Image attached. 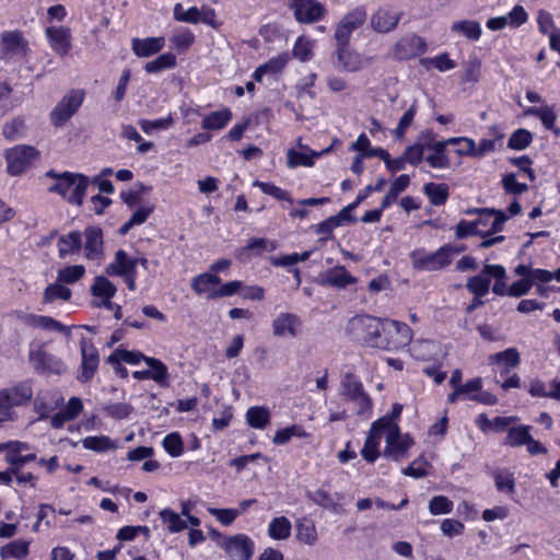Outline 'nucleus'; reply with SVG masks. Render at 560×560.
<instances>
[{
    "label": "nucleus",
    "instance_id": "obj_1",
    "mask_svg": "<svg viewBox=\"0 0 560 560\" xmlns=\"http://www.w3.org/2000/svg\"><path fill=\"white\" fill-rule=\"evenodd\" d=\"M47 176L55 177L57 180L56 184L49 188L50 191L59 194L70 203L82 205L89 185V178L86 176L69 172L56 174L54 171H49Z\"/></svg>",
    "mask_w": 560,
    "mask_h": 560
},
{
    "label": "nucleus",
    "instance_id": "obj_2",
    "mask_svg": "<svg viewBox=\"0 0 560 560\" xmlns=\"http://www.w3.org/2000/svg\"><path fill=\"white\" fill-rule=\"evenodd\" d=\"M141 265L144 269L148 268V259L144 257L130 256L124 249H118L115 253L114 259L105 268V273L109 277H121L130 291L137 289V266Z\"/></svg>",
    "mask_w": 560,
    "mask_h": 560
},
{
    "label": "nucleus",
    "instance_id": "obj_3",
    "mask_svg": "<svg viewBox=\"0 0 560 560\" xmlns=\"http://www.w3.org/2000/svg\"><path fill=\"white\" fill-rule=\"evenodd\" d=\"M384 327L385 319L382 320L370 315L357 316L348 325L349 331L354 338L372 348H378Z\"/></svg>",
    "mask_w": 560,
    "mask_h": 560
},
{
    "label": "nucleus",
    "instance_id": "obj_4",
    "mask_svg": "<svg viewBox=\"0 0 560 560\" xmlns=\"http://www.w3.org/2000/svg\"><path fill=\"white\" fill-rule=\"evenodd\" d=\"M385 443L383 455L394 462H399L407 457L413 442L408 434H401L397 422L388 417V423H385Z\"/></svg>",
    "mask_w": 560,
    "mask_h": 560
},
{
    "label": "nucleus",
    "instance_id": "obj_5",
    "mask_svg": "<svg viewBox=\"0 0 560 560\" xmlns=\"http://www.w3.org/2000/svg\"><path fill=\"white\" fill-rule=\"evenodd\" d=\"M33 398L32 381L25 380L0 389V416L9 418L14 407L28 404Z\"/></svg>",
    "mask_w": 560,
    "mask_h": 560
},
{
    "label": "nucleus",
    "instance_id": "obj_6",
    "mask_svg": "<svg viewBox=\"0 0 560 560\" xmlns=\"http://www.w3.org/2000/svg\"><path fill=\"white\" fill-rule=\"evenodd\" d=\"M412 336V330L407 324L394 319H385V327L378 349L398 351L410 345Z\"/></svg>",
    "mask_w": 560,
    "mask_h": 560
},
{
    "label": "nucleus",
    "instance_id": "obj_7",
    "mask_svg": "<svg viewBox=\"0 0 560 560\" xmlns=\"http://www.w3.org/2000/svg\"><path fill=\"white\" fill-rule=\"evenodd\" d=\"M85 92L80 89L68 91L56 104L49 114L51 124L55 127L63 126L81 107Z\"/></svg>",
    "mask_w": 560,
    "mask_h": 560
},
{
    "label": "nucleus",
    "instance_id": "obj_8",
    "mask_svg": "<svg viewBox=\"0 0 560 560\" xmlns=\"http://www.w3.org/2000/svg\"><path fill=\"white\" fill-rule=\"evenodd\" d=\"M462 249L451 245H445L439 248L436 252L428 255H412L413 267L419 270L435 271L447 267L453 256L459 253Z\"/></svg>",
    "mask_w": 560,
    "mask_h": 560
},
{
    "label": "nucleus",
    "instance_id": "obj_9",
    "mask_svg": "<svg viewBox=\"0 0 560 560\" xmlns=\"http://www.w3.org/2000/svg\"><path fill=\"white\" fill-rule=\"evenodd\" d=\"M368 19L366 10L364 7H357L346 13L337 23L334 38L336 45L350 44L352 33L361 27Z\"/></svg>",
    "mask_w": 560,
    "mask_h": 560
},
{
    "label": "nucleus",
    "instance_id": "obj_10",
    "mask_svg": "<svg viewBox=\"0 0 560 560\" xmlns=\"http://www.w3.org/2000/svg\"><path fill=\"white\" fill-rule=\"evenodd\" d=\"M39 156V152L32 145L20 144L7 150V170L11 175H20Z\"/></svg>",
    "mask_w": 560,
    "mask_h": 560
},
{
    "label": "nucleus",
    "instance_id": "obj_11",
    "mask_svg": "<svg viewBox=\"0 0 560 560\" xmlns=\"http://www.w3.org/2000/svg\"><path fill=\"white\" fill-rule=\"evenodd\" d=\"M334 57L335 67L345 72H359L363 70L371 60V58H366L351 48L350 44L336 45Z\"/></svg>",
    "mask_w": 560,
    "mask_h": 560
},
{
    "label": "nucleus",
    "instance_id": "obj_12",
    "mask_svg": "<svg viewBox=\"0 0 560 560\" xmlns=\"http://www.w3.org/2000/svg\"><path fill=\"white\" fill-rule=\"evenodd\" d=\"M219 546L226 552L230 560H250L255 542L245 534L224 537Z\"/></svg>",
    "mask_w": 560,
    "mask_h": 560
},
{
    "label": "nucleus",
    "instance_id": "obj_13",
    "mask_svg": "<svg viewBox=\"0 0 560 560\" xmlns=\"http://www.w3.org/2000/svg\"><path fill=\"white\" fill-rule=\"evenodd\" d=\"M28 51V42L20 31H5L1 34L0 58L11 60L15 57H24Z\"/></svg>",
    "mask_w": 560,
    "mask_h": 560
},
{
    "label": "nucleus",
    "instance_id": "obj_14",
    "mask_svg": "<svg viewBox=\"0 0 560 560\" xmlns=\"http://www.w3.org/2000/svg\"><path fill=\"white\" fill-rule=\"evenodd\" d=\"M388 423V417H382L374 421L361 450V456L369 463H374L380 456V443L385 435V423Z\"/></svg>",
    "mask_w": 560,
    "mask_h": 560
},
{
    "label": "nucleus",
    "instance_id": "obj_15",
    "mask_svg": "<svg viewBox=\"0 0 560 560\" xmlns=\"http://www.w3.org/2000/svg\"><path fill=\"white\" fill-rule=\"evenodd\" d=\"M15 317L24 325L47 331H55L70 336L71 327H67L50 316L16 312Z\"/></svg>",
    "mask_w": 560,
    "mask_h": 560
},
{
    "label": "nucleus",
    "instance_id": "obj_16",
    "mask_svg": "<svg viewBox=\"0 0 560 560\" xmlns=\"http://www.w3.org/2000/svg\"><path fill=\"white\" fill-rule=\"evenodd\" d=\"M302 322L293 313H279L271 322L272 335L277 338H296L301 332Z\"/></svg>",
    "mask_w": 560,
    "mask_h": 560
},
{
    "label": "nucleus",
    "instance_id": "obj_17",
    "mask_svg": "<svg viewBox=\"0 0 560 560\" xmlns=\"http://www.w3.org/2000/svg\"><path fill=\"white\" fill-rule=\"evenodd\" d=\"M81 350V373L79 380L83 383L89 382L95 374L100 358L98 351L93 342L86 338L80 340Z\"/></svg>",
    "mask_w": 560,
    "mask_h": 560
},
{
    "label": "nucleus",
    "instance_id": "obj_18",
    "mask_svg": "<svg viewBox=\"0 0 560 560\" xmlns=\"http://www.w3.org/2000/svg\"><path fill=\"white\" fill-rule=\"evenodd\" d=\"M28 360L37 372L60 374L65 369L61 359L47 352L43 346L37 350L31 351Z\"/></svg>",
    "mask_w": 560,
    "mask_h": 560
},
{
    "label": "nucleus",
    "instance_id": "obj_19",
    "mask_svg": "<svg viewBox=\"0 0 560 560\" xmlns=\"http://www.w3.org/2000/svg\"><path fill=\"white\" fill-rule=\"evenodd\" d=\"M291 8L294 18L305 24L320 20L326 12L325 7L315 0H291Z\"/></svg>",
    "mask_w": 560,
    "mask_h": 560
},
{
    "label": "nucleus",
    "instance_id": "obj_20",
    "mask_svg": "<svg viewBox=\"0 0 560 560\" xmlns=\"http://www.w3.org/2000/svg\"><path fill=\"white\" fill-rule=\"evenodd\" d=\"M45 35L49 47L60 57H65L71 50V30L68 26H48Z\"/></svg>",
    "mask_w": 560,
    "mask_h": 560
},
{
    "label": "nucleus",
    "instance_id": "obj_21",
    "mask_svg": "<svg viewBox=\"0 0 560 560\" xmlns=\"http://www.w3.org/2000/svg\"><path fill=\"white\" fill-rule=\"evenodd\" d=\"M84 257L88 260H104V241L103 232L98 226H89L84 231Z\"/></svg>",
    "mask_w": 560,
    "mask_h": 560
},
{
    "label": "nucleus",
    "instance_id": "obj_22",
    "mask_svg": "<svg viewBox=\"0 0 560 560\" xmlns=\"http://www.w3.org/2000/svg\"><path fill=\"white\" fill-rule=\"evenodd\" d=\"M508 220V215L495 209L482 208L478 219L475 220L478 229L483 230V235H493L503 230V225Z\"/></svg>",
    "mask_w": 560,
    "mask_h": 560
},
{
    "label": "nucleus",
    "instance_id": "obj_23",
    "mask_svg": "<svg viewBox=\"0 0 560 560\" xmlns=\"http://www.w3.org/2000/svg\"><path fill=\"white\" fill-rule=\"evenodd\" d=\"M427 50L425 42L415 34L401 37L394 47V57L399 60L423 54Z\"/></svg>",
    "mask_w": 560,
    "mask_h": 560
},
{
    "label": "nucleus",
    "instance_id": "obj_24",
    "mask_svg": "<svg viewBox=\"0 0 560 560\" xmlns=\"http://www.w3.org/2000/svg\"><path fill=\"white\" fill-rule=\"evenodd\" d=\"M117 292L116 285L105 276H96L91 285V293L100 301L95 302V306L104 308H113L112 299Z\"/></svg>",
    "mask_w": 560,
    "mask_h": 560
},
{
    "label": "nucleus",
    "instance_id": "obj_25",
    "mask_svg": "<svg viewBox=\"0 0 560 560\" xmlns=\"http://www.w3.org/2000/svg\"><path fill=\"white\" fill-rule=\"evenodd\" d=\"M400 21V13L390 8H380L372 13L370 25L376 33H388L395 30Z\"/></svg>",
    "mask_w": 560,
    "mask_h": 560
},
{
    "label": "nucleus",
    "instance_id": "obj_26",
    "mask_svg": "<svg viewBox=\"0 0 560 560\" xmlns=\"http://www.w3.org/2000/svg\"><path fill=\"white\" fill-rule=\"evenodd\" d=\"M357 279L352 277L345 267L339 266L330 268L320 275V283L335 287L338 289H345L349 284H354Z\"/></svg>",
    "mask_w": 560,
    "mask_h": 560
},
{
    "label": "nucleus",
    "instance_id": "obj_27",
    "mask_svg": "<svg viewBox=\"0 0 560 560\" xmlns=\"http://www.w3.org/2000/svg\"><path fill=\"white\" fill-rule=\"evenodd\" d=\"M165 45V38L160 37H147V38H133L131 42V48L135 55L139 58H147L154 54H158L163 49Z\"/></svg>",
    "mask_w": 560,
    "mask_h": 560
},
{
    "label": "nucleus",
    "instance_id": "obj_28",
    "mask_svg": "<svg viewBox=\"0 0 560 560\" xmlns=\"http://www.w3.org/2000/svg\"><path fill=\"white\" fill-rule=\"evenodd\" d=\"M331 148H327L323 151H313L308 150V152H298L294 149H289L287 151V166L289 168H295L298 166H306L311 167L314 165L315 158H319L323 154L330 152Z\"/></svg>",
    "mask_w": 560,
    "mask_h": 560
},
{
    "label": "nucleus",
    "instance_id": "obj_29",
    "mask_svg": "<svg viewBox=\"0 0 560 560\" xmlns=\"http://www.w3.org/2000/svg\"><path fill=\"white\" fill-rule=\"evenodd\" d=\"M82 246V236L80 232L73 231L65 234L58 240V252L60 258H66L68 255L75 254Z\"/></svg>",
    "mask_w": 560,
    "mask_h": 560
},
{
    "label": "nucleus",
    "instance_id": "obj_30",
    "mask_svg": "<svg viewBox=\"0 0 560 560\" xmlns=\"http://www.w3.org/2000/svg\"><path fill=\"white\" fill-rule=\"evenodd\" d=\"M451 31L463 35L469 40H478L481 37L482 28L479 22L475 20H460L451 25Z\"/></svg>",
    "mask_w": 560,
    "mask_h": 560
},
{
    "label": "nucleus",
    "instance_id": "obj_31",
    "mask_svg": "<svg viewBox=\"0 0 560 560\" xmlns=\"http://www.w3.org/2000/svg\"><path fill=\"white\" fill-rule=\"evenodd\" d=\"M292 525L288 517H273L268 525V536L273 540H287L291 536Z\"/></svg>",
    "mask_w": 560,
    "mask_h": 560
},
{
    "label": "nucleus",
    "instance_id": "obj_32",
    "mask_svg": "<svg viewBox=\"0 0 560 560\" xmlns=\"http://www.w3.org/2000/svg\"><path fill=\"white\" fill-rule=\"evenodd\" d=\"M232 119V112L229 108L215 110L205 116L202 119V128L206 130H221Z\"/></svg>",
    "mask_w": 560,
    "mask_h": 560
},
{
    "label": "nucleus",
    "instance_id": "obj_33",
    "mask_svg": "<svg viewBox=\"0 0 560 560\" xmlns=\"http://www.w3.org/2000/svg\"><path fill=\"white\" fill-rule=\"evenodd\" d=\"M247 423L258 430H264L270 423V411L266 407L254 406L246 411Z\"/></svg>",
    "mask_w": 560,
    "mask_h": 560
},
{
    "label": "nucleus",
    "instance_id": "obj_34",
    "mask_svg": "<svg viewBox=\"0 0 560 560\" xmlns=\"http://www.w3.org/2000/svg\"><path fill=\"white\" fill-rule=\"evenodd\" d=\"M520 362V353L515 348H509L502 352L493 353L489 357V363L491 365H503L505 372H509L510 369L517 366Z\"/></svg>",
    "mask_w": 560,
    "mask_h": 560
},
{
    "label": "nucleus",
    "instance_id": "obj_35",
    "mask_svg": "<svg viewBox=\"0 0 560 560\" xmlns=\"http://www.w3.org/2000/svg\"><path fill=\"white\" fill-rule=\"evenodd\" d=\"M71 290L58 280L46 287L43 293V304H49L56 300L69 301L71 298Z\"/></svg>",
    "mask_w": 560,
    "mask_h": 560
},
{
    "label": "nucleus",
    "instance_id": "obj_36",
    "mask_svg": "<svg viewBox=\"0 0 560 560\" xmlns=\"http://www.w3.org/2000/svg\"><path fill=\"white\" fill-rule=\"evenodd\" d=\"M494 141L482 139L477 145L472 139L466 140V150H455L458 155H469L474 158H481L485 154L494 150Z\"/></svg>",
    "mask_w": 560,
    "mask_h": 560
},
{
    "label": "nucleus",
    "instance_id": "obj_37",
    "mask_svg": "<svg viewBox=\"0 0 560 560\" xmlns=\"http://www.w3.org/2000/svg\"><path fill=\"white\" fill-rule=\"evenodd\" d=\"M296 538L308 546H314L318 539L317 529L312 520L303 518L296 525Z\"/></svg>",
    "mask_w": 560,
    "mask_h": 560
},
{
    "label": "nucleus",
    "instance_id": "obj_38",
    "mask_svg": "<svg viewBox=\"0 0 560 560\" xmlns=\"http://www.w3.org/2000/svg\"><path fill=\"white\" fill-rule=\"evenodd\" d=\"M220 282V277L205 272L192 278L191 288L197 294L208 293L209 295Z\"/></svg>",
    "mask_w": 560,
    "mask_h": 560
},
{
    "label": "nucleus",
    "instance_id": "obj_39",
    "mask_svg": "<svg viewBox=\"0 0 560 560\" xmlns=\"http://www.w3.org/2000/svg\"><path fill=\"white\" fill-rule=\"evenodd\" d=\"M430 150L432 153L425 158V161L432 168L442 170L450 166V158L446 154V148L441 141L434 142Z\"/></svg>",
    "mask_w": 560,
    "mask_h": 560
},
{
    "label": "nucleus",
    "instance_id": "obj_40",
    "mask_svg": "<svg viewBox=\"0 0 560 560\" xmlns=\"http://www.w3.org/2000/svg\"><path fill=\"white\" fill-rule=\"evenodd\" d=\"M409 183H410L409 175L402 174V175L398 176L392 183L389 191L387 192V195L383 198V200L381 202L382 203V209H386L392 203H394L397 200L398 195L400 192H402L408 187Z\"/></svg>",
    "mask_w": 560,
    "mask_h": 560
},
{
    "label": "nucleus",
    "instance_id": "obj_41",
    "mask_svg": "<svg viewBox=\"0 0 560 560\" xmlns=\"http://www.w3.org/2000/svg\"><path fill=\"white\" fill-rule=\"evenodd\" d=\"M423 191L433 206H442L448 198V186L446 184L428 183L423 186Z\"/></svg>",
    "mask_w": 560,
    "mask_h": 560
},
{
    "label": "nucleus",
    "instance_id": "obj_42",
    "mask_svg": "<svg viewBox=\"0 0 560 560\" xmlns=\"http://www.w3.org/2000/svg\"><path fill=\"white\" fill-rule=\"evenodd\" d=\"M483 273L489 276L490 278H495L497 281L492 287V291L497 295H504L508 293L506 285L504 282L505 278V269L500 265H486L483 267Z\"/></svg>",
    "mask_w": 560,
    "mask_h": 560
},
{
    "label": "nucleus",
    "instance_id": "obj_43",
    "mask_svg": "<svg viewBox=\"0 0 560 560\" xmlns=\"http://www.w3.org/2000/svg\"><path fill=\"white\" fill-rule=\"evenodd\" d=\"M176 66V57L172 52H165L160 55L154 60L145 63L144 70L148 73H156L166 69H172Z\"/></svg>",
    "mask_w": 560,
    "mask_h": 560
},
{
    "label": "nucleus",
    "instance_id": "obj_44",
    "mask_svg": "<svg viewBox=\"0 0 560 560\" xmlns=\"http://www.w3.org/2000/svg\"><path fill=\"white\" fill-rule=\"evenodd\" d=\"M28 553V542L25 540H14L0 549V556L2 559H23Z\"/></svg>",
    "mask_w": 560,
    "mask_h": 560
},
{
    "label": "nucleus",
    "instance_id": "obj_45",
    "mask_svg": "<svg viewBox=\"0 0 560 560\" xmlns=\"http://www.w3.org/2000/svg\"><path fill=\"white\" fill-rule=\"evenodd\" d=\"M85 275L83 265L67 266L58 271L57 280L63 284H73L81 280Z\"/></svg>",
    "mask_w": 560,
    "mask_h": 560
},
{
    "label": "nucleus",
    "instance_id": "obj_46",
    "mask_svg": "<svg viewBox=\"0 0 560 560\" xmlns=\"http://www.w3.org/2000/svg\"><path fill=\"white\" fill-rule=\"evenodd\" d=\"M153 212L152 207L138 208L130 219L119 228V234L126 235L132 228L143 224Z\"/></svg>",
    "mask_w": 560,
    "mask_h": 560
},
{
    "label": "nucleus",
    "instance_id": "obj_47",
    "mask_svg": "<svg viewBox=\"0 0 560 560\" xmlns=\"http://www.w3.org/2000/svg\"><path fill=\"white\" fill-rule=\"evenodd\" d=\"M145 355L139 351H130L117 348L109 357V363L126 362L129 364H138L141 361L145 362Z\"/></svg>",
    "mask_w": 560,
    "mask_h": 560
},
{
    "label": "nucleus",
    "instance_id": "obj_48",
    "mask_svg": "<svg viewBox=\"0 0 560 560\" xmlns=\"http://www.w3.org/2000/svg\"><path fill=\"white\" fill-rule=\"evenodd\" d=\"M145 363L150 368L148 370L149 380H153L159 384H165L168 377L166 365L155 358H145Z\"/></svg>",
    "mask_w": 560,
    "mask_h": 560
},
{
    "label": "nucleus",
    "instance_id": "obj_49",
    "mask_svg": "<svg viewBox=\"0 0 560 560\" xmlns=\"http://www.w3.org/2000/svg\"><path fill=\"white\" fill-rule=\"evenodd\" d=\"M82 445L86 450L94 452H106L116 448V444L105 435L101 436H88L82 441Z\"/></svg>",
    "mask_w": 560,
    "mask_h": 560
},
{
    "label": "nucleus",
    "instance_id": "obj_50",
    "mask_svg": "<svg viewBox=\"0 0 560 560\" xmlns=\"http://www.w3.org/2000/svg\"><path fill=\"white\" fill-rule=\"evenodd\" d=\"M467 290L475 296H485L490 288V277L483 272L468 279L466 283Z\"/></svg>",
    "mask_w": 560,
    "mask_h": 560
},
{
    "label": "nucleus",
    "instance_id": "obj_51",
    "mask_svg": "<svg viewBox=\"0 0 560 560\" xmlns=\"http://www.w3.org/2000/svg\"><path fill=\"white\" fill-rule=\"evenodd\" d=\"M436 346L434 342L429 340H417L411 349V355L418 360L427 361L433 358L435 354Z\"/></svg>",
    "mask_w": 560,
    "mask_h": 560
},
{
    "label": "nucleus",
    "instance_id": "obj_52",
    "mask_svg": "<svg viewBox=\"0 0 560 560\" xmlns=\"http://www.w3.org/2000/svg\"><path fill=\"white\" fill-rule=\"evenodd\" d=\"M160 517L163 523L167 525L170 533H178L186 528V522L176 512L170 509H163L160 512Z\"/></svg>",
    "mask_w": 560,
    "mask_h": 560
},
{
    "label": "nucleus",
    "instance_id": "obj_53",
    "mask_svg": "<svg viewBox=\"0 0 560 560\" xmlns=\"http://www.w3.org/2000/svg\"><path fill=\"white\" fill-rule=\"evenodd\" d=\"M341 393L352 399L363 393L362 383L352 373H346L341 381Z\"/></svg>",
    "mask_w": 560,
    "mask_h": 560
},
{
    "label": "nucleus",
    "instance_id": "obj_54",
    "mask_svg": "<svg viewBox=\"0 0 560 560\" xmlns=\"http://www.w3.org/2000/svg\"><path fill=\"white\" fill-rule=\"evenodd\" d=\"M25 128V119L19 116L3 125L2 135L8 140H15L24 132Z\"/></svg>",
    "mask_w": 560,
    "mask_h": 560
},
{
    "label": "nucleus",
    "instance_id": "obj_55",
    "mask_svg": "<svg viewBox=\"0 0 560 560\" xmlns=\"http://www.w3.org/2000/svg\"><path fill=\"white\" fill-rule=\"evenodd\" d=\"M313 40L301 36L293 47V56L302 62L308 61L313 57Z\"/></svg>",
    "mask_w": 560,
    "mask_h": 560
},
{
    "label": "nucleus",
    "instance_id": "obj_56",
    "mask_svg": "<svg viewBox=\"0 0 560 560\" xmlns=\"http://www.w3.org/2000/svg\"><path fill=\"white\" fill-rule=\"evenodd\" d=\"M417 113V102L415 101L412 105L404 113L401 118L398 121L397 127L394 129V136L396 139L401 140L405 137L407 129L411 126L415 116Z\"/></svg>",
    "mask_w": 560,
    "mask_h": 560
},
{
    "label": "nucleus",
    "instance_id": "obj_57",
    "mask_svg": "<svg viewBox=\"0 0 560 560\" xmlns=\"http://www.w3.org/2000/svg\"><path fill=\"white\" fill-rule=\"evenodd\" d=\"M308 497L315 504L320 505L324 509L332 512H338L340 509V504L335 502L331 494L324 489H318Z\"/></svg>",
    "mask_w": 560,
    "mask_h": 560
},
{
    "label": "nucleus",
    "instance_id": "obj_58",
    "mask_svg": "<svg viewBox=\"0 0 560 560\" xmlns=\"http://www.w3.org/2000/svg\"><path fill=\"white\" fill-rule=\"evenodd\" d=\"M104 412L116 420H122L130 416L133 407L127 402H112L103 407Z\"/></svg>",
    "mask_w": 560,
    "mask_h": 560
},
{
    "label": "nucleus",
    "instance_id": "obj_59",
    "mask_svg": "<svg viewBox=\"0 0 560 560\" xmlns=\"http://www.w3.org/2000/svg\"><path fill=\"white\" fill-rule=\"evenodd\" d=\"M170 42L174 48L184 51L194 44L195 36L188 30H179L170 37Z\"/></svg>",
    "mask_w": 560,
    "mask_h": 560
},
{
    "label": "nucleus",
    "instance_id": "obj_60",
    "mask_svg": "<svg viewBox=\"0 0 560 560\" xmlns=\"http://www.w3.org/2000/svg\"><path fill=\"white\" fill-rule=\"evenodd\" d=\"M494 481L499 491L510 494L515 491V480L512 472L506 470H498L494 472Z\"/></svg>",
    "mask_w": 560,
    "mask_h": 560
},
{
    "label": "nucleus",
    "instance_id": "obj_61",
    "mask_svg": "<svg viewBox=\"0 0 560 560\" xmlns=\"http://www.w3.org/2000/svg\"><path fill=\"white\" fill-rule=\"evenodd\" d=\"M253 186L260 188V190L269 196H272L273 198L278 200H285L289 202H292V199L289 195V192L271 183H265L260 180H255L253 183Z\"/></svg>",
    "mask_w": 560,
    "mask_h": 560
},
{
    "label": "nucleus",
    "instance_id": "obj_62",
    "mask_svg": "<svg viewBox=\"0 0 560 560\" xmlns=\"http://www.w3.org/2000/svg\"><path fill=\"white\" fill-rule=\"evenodd\" d=\"M529 432L527 427H515L511 428L506 435V444L510 446H521L524 445L529 440Z\"/></svg>",
    "mask_w": 560,
    "mask_h": 560
},
{
    "label": "nucleus",
    "instance_id": "obj_63",
    "mask_svg": "<svg viewBox=\"0 0 560 560\" xmlns=\"http://www.w3.org/2000/svg\"><path fill=\"white\" fill-rule=\"evenodd\" d=\"M452 510L453 502L444 495L433 497L429 502V511L432 515L447 514Z\"/></svg>",
    "mask_w": 560,
    "mask_h": 560
},
{
    "label": "nucleus",
    "instance_id": "obj_64",
    "mask_svg": "<svg viewBox=\"0 0 560 560\" xmlns=\"http://www.w3.org/2000/svg\"><path fill=\"white\" fill-rule=\"evenodd\" d=\"M533 140L532 133L526 129H517L509 139V148L524 150Z\"/></svg>",
    "mask_w": 560,
    "mask_h": 560
}]
</instances>
